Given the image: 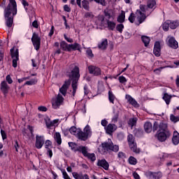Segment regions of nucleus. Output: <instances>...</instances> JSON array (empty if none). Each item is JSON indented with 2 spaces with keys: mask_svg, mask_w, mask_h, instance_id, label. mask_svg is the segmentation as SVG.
I'll return each instance as SVG.
<instances>
[{
  "mask_svg": "<svg viewBox=\"0 0 179 179\" xmlns=\"http://www.w3.org/2000/svg\"><path fill=\"white\" fill-rule=\"evenodd\" d=\"M17 14V4L16 0H9V3L4 10V17L7 27L13 24V16Z\"/></svg>",
  "mask_w": 179,
  "mask_h": 179,
  "instance_id": "2",
  "label": "nucleus"
},
{
  "mask_svg": "<svg viewBox=\"0 0 179 179\" xmlns=\"http://www.w3.org/2000/svg\"><path fill=\"white\" fill-rule=\"evenodd\" d=\"M108 150H112L113 152H118V150H120V147L117 145H114L111 139H108V142L103 143L98 148V151L101 155H105V153H107Z\"/></svg>",
  "mask_w": 179,
  "mask_h": 179,
  "instance_id": "5",
  "label": "nucleus"
},
{
  "mask_svg": "<svg viewBox=\"0 0 179 179\" xmlns=\"http://www.w3.org/2000/svg\"><path fill=\"white\" fill-rule=\"evenodd\" d=\"M170 120H171V122H173V124H176V123L178 122V121H179V115L176 116L173 114H171Z\"/></svg>",
  "mask_w": 179,
  "mask_h": 179,
  "instance_id": "39",
  "label": "nucleus"
},
{
  "mask_svg": "<svg viewBox=\"0 0 179 179\" xmlns=\"http://www.w3.org/2000/svg\"><path fill=\"white\" fill-rule=\"evenodd\" d=\"M138 121V119L136 117L131 118L129 121V125L132 128L134 125H136V122Z\"/></svg>",
  "mask_w": 179,
  "mask_h": 179,
  "instance_id": "40",
  "label": "nucleus"
},
{
  "mask_svg": "<svg viewBox=\"0 0 179 179\" xmlns=\"http://www.w3.org/2000/svg\"><path fill=\"white\" fill-rule=\"evenodd\" d=\"M62 175H63V178H64V179H71V177H69V176L66 173V171H62Z\"/></svg>",
  "mask_w": 179,
  "mask_h": 179,
  "instance_id": "47",
  "label": "nucleus"
},
{
  "mask_svg": "<svg viewBox=\"0 0 179 179\" xmlns=\"http://www.w3.org/2000/svg\"><path fill=\"white\" fill-rule=\"evenodd\" d=\"M101 124L102 127H104L105 128H106L107 124H108V122L107 120H106V119H103L101 120Z\"/></svg>",
  "mask_w": 179,
  "mask_h": 179,
  "instance_id": "52",
  "label": "nucleus"
},
{
  "mask_svg": "<svg viewBox=\"0 0 179 179\" xmlns=\"http://www.w3.org/2000/svg\"><path fill=\"white\" fill-rule=\"evenodd\" d=\"M108 27L110 30L115 29V23L114 22L108 21Z\"/></svg>",
  "mask_w": 179,
  "mask_h": 179,
  "instance_id": "42",
  "label": "nucleus"
},
{
  "mask_svg": "<svg viewBox=\"0 0 179 179\" xmlns=\"http://www.w3.org/2000/svg\"><path fill=\"white\" fill-rule=\"evenodd\" d=\"M108 45V41L107 39H102V41L99 43L98 47L100 50H106Z\"/></svg>",
  "mask_w": 179,
  "mask_h": 179,
  "instance_id": "28",
  "label": "nucleus"
},
{
  "mask_svg": "<svg viewBox=\"0 0 179 179\" xmlns=\"http://www.w3.org/2000/svg\"><path fill=\"white\" fill-rule=\"evenodd\" d=\"M36 141L35 143V146L36 149H41L44 145V136L36 135Z\"/></svg>",
  "mask_w": 179,
  "mask_h": 179,
  "instance_id": "15",
  "label": "nucleus"
},
{
  "mask_svg": "<svg viewBox=\"0 0 179 179\" xmlns=\"http://www.w3.org/2000/svg\"><path fill=\"white\" fill-rule=\"evenodd\" d=\"M153 178L155 179L162 178V173L160 172L153 173Z\"/></svg>",
  "mask_w": 179,
  "mask_h": 179,
  "instance_id": "46",
  "label": "nucleus"
},
{
  "mask_svg": "<svg viewBox=\"0 0 179 179\" xmlns=\"http://www.w3.org/2000/svg\"><path fill=\"white\" fill-rule=\"evenodd\" d=\"M108 99L110 103H112V104H114V100H115V95L113 93V91L109 90L108 91Z\"/></svg>",
  "mask_w": 179,
  "mask_h": 179,
  "instance_id": "36",
  "label": "nucleus"
},
{
  "mask_svg": "<svg viewBox=\"0 0 179 179\" xmlns=\"http://www.w3.org/2000/svg\"><path fill=\"white\" fill-rule=\"evenodd\" d=\"M60 47L63 51H69V44L66 43L65 41L61 42Z\"/></svg>",
  "mask_w": 179,
  "mask_h": 179,
  "instance_id": "34",
  "label": "nucleus"
},
{
  "mask_svg": "<svg viewBox=\"0 0 179 179\" xmlns=\"http://www.w3.org/2000/svg\"><path fill=\"white\" fill-rule=\"evenodd\" d=\"M62 103H64V96L60 93L58 94L57 97L52 98V106L55 110L59 108L62 106Z\"/></svg>",
  "mask_w": 179,
  "mask_h": 179,
  "instance_id": "8",
  "label": "nucleus"
},
{
  "mask_svg": "<svg viewBox=\"0 0 179 179\" xmlns=\"http://www.w3.org/2000/svg\"><path fill=\"white\" fill-rule=\"evenodd\" d=\"M80 131V129H78L76 127H71L69 129L70 134H71V135H75L76 136H78Z\"/></svg>",
  "mask_w": 179,
  "mask_h": 179,
  "instance_id": "29",
  "label": "nucleus"
},
{
  "mask_svg": "<svg viewBox=\"0 0 179 179\" xmlns=\"http://www.w3.org/2000/svg\"><path fill=\"white\" fill-rule=\"evenodd\" d=\"M166 43L168 47L173 48V50H177L178 48V42L176 40V38L171 36H168L166 38Z\"/></svg>",
  "mask_w": 179,
  "mask_h": 179,
  "instance_id": "9",
  "label": "nucleus"
},
{
  "mask_svg": "<svg viewBox=\"0 0 179 179\" xmlns=\"http://www.w3.org/2000/svg\"><path fill=\"white\" fill-rule=\"evenodd\" d=\"M88 71L89 73L91 75H94V76H99V75H101V69L95 66H89Z\"/></svg>",
  "mask_w": 179,
  "mask_h": 179,
  "instance_id": "13",
  "label": "nucleus"
},
{
  "mask_svg": "<svg viewBox=\"0 0 179 179\" xmlns=\"http://www.w3.org/2000/svg\"><path fill=\"white\" fill-rule=\"evenodd\" d=\"M125 99L126 100H127L128 103H129V104H131V106H133L134 107H139V104L138 103V102H136V100L132 98L131 95L126 94Z\"/></svg>",
  "mask_w": 179,
  "mask_h": 179,
  "instance_id": "20",
  "label": "nucleus"
},
{
  "mask_svg": "<svg viewBox=\"0 0 179 179\" xmlns=\"http://www.w3.org/2000/svg\"><path fill=\"white\" fill-rule=\"evenodd\" d=\"M76 3L79 8H83L85 10H90V3L87 0H76Z\"/></svg>",
  "mask_w": 179,
  "mask_h": 179,
  "instance_id": "12",
  "label": "nucleus"
},
{
  "mask_svg": "<svg viewBox=\"0 0 179 179\" xmlns=\"http://www.w3.org/2000/svg\"><path fill=\"white\" fill-rule=\"evenodd\" d=\"M153 131H157V138L159 142H166L171 136V133L167 127V124L164 122L159 124L157 122H155Z\"/></svg>",
  "mask_w": 179,
  "mask_h": 179,
  "instance_id": "3",
  "label": "nucleus"
},
{
  "mask_svg": "<svg viewBox=\"0 0 179 179\" xmlns=\"http://www.w3.org/2000/svg\"><path fill=\"white\" fill-rule=\"evenodd\" d=\"M38 109L39 111H43V112L47 111V108L45 106H39Z\"/></svg>",
  "mask_w": 179,
  "mask_h": 179,
  "instance_id": "59",
  "label": "nucleus"
},
{
  "mask_svg": "<svg viewBox=\"0 0 179 179\" xmlns=\"http://www.w3.org/2000/svg\"><path fill=\"white\" fill-rule=\"evenodd\" d=\"M97 166H99V167H102L104 170H108L110 167V164H108V162H107L106 159H99Z\"/></svg>",
  "mask_w": 179,
  "mask_h": 179,
  "instance_id": "18",
  "label": "nucleus"
},
{
  "mask_svg": "<svg viewBox=\"0 0 179 179\" xmlns=\"http://www.w3.org/2000/svg\"><path fill=\"white\" fill-rule=\"evenodd\" d=\"M141 40L144 43L145 47H148V45H149V43H150V38H149V36H143L141 37Z\"/></svg>",
  "mask_w": 179,
  "mask_h": 179,
  "instance_id": "31",
  "label": "nucleus"
},
{
  "mask_svg": "<svg viewBox=\"0 0 179 179\" xmlns=\"http://www.w3.org/2000/svg\"><path fill=\"white\" fill-rule=\"evenodd\" d=\"M117 129V126L115 124H109L106 127H105V130L106 134L111 135L114 131Z\"/></svg>",
  "mask_w": 179,
  "mask_h": 179,
  "instance_id": "21",
  "label": "nucleus"
},
{
  "mask_svg": "<svg viewBox=\"0 0 179 179\" xmlns=\"http://www.w3.org/2000/svg\"><path fill=\"white\" fill-rule=\"evenodd\" d=\"M176 83L178 87H179V76H177L176 80Z\"/></svg>",
  "mask_w": 179,
  "mask_h": 179,
  "instance_id": "64",
  "label": "nucleus"
},
{
  "mask_svg": "<svg viewBox=\"0 0 179 179\" xmlns=\"http://www.w3.org/2000/svg\"><path fill=\"white\" fill-rule=\"evenodd\" d=\"M52 145V143L51 142V141L47 140L45 142V149H50V148H51Z\"/></svg>",
  "mask_w": 179,
  "mask_h": 179,
  "instance_id": "44",
  "label": "nucleus"
},
{
  "mask_svg": "<svg viewBox=\"0 0 179 179\" xmlns=\"http://www.w3.org/2000/svg\"><path fill=\"white\" fill-rule=\"evenodd\" d=\"M32 26H33V27H35V29H38V23L37 22V20H34L32 22Z\"/></svg>",
  "mask_w": 179,
  "mask_h": 179,
  "instance_id": "60",
  "label": "nucleus"
},
{
  "mask_svg": "<svg viewBox=\"0 0 179 179\" xmlns=\"http://www.w3.org/2000/svg\"><path fill=\"white\" fill-rule=\"evenodd\" d=\"M93 13L90 12L85 13V17H93Z\"/></svg>",
  "mask_w": 179,
  "mask_h": 179,
  "instance_id": "57",
  "label": "nucleus"
},
{
  "mask_svg": "<svg viewBox=\"0 0 179 179\" xmlns=\"http://www.w3.org/2000/svg\"><path fill=\"white\" fill-rule=\"evenodd\" d=\"M128 162L131 166H135L138 163V160L134 157H129Z\"/></svg>",
  "mask_w": 179,
  "mask_h": 179,
  "instance_id": "38",
  "label": "nucleus"
},
{
  "mask_svg": "<svg viewBox=\"0 0 179 179\" xmlns=\"http://www.w3.org/2000/svg\"><path fill=\"white\" fill-rule=\"evenodd\" d=\"M21 2L22 3L23 6L24 7V9L26 10H27V8H26V6H29V3L27 1H26V0H22Z\"/></svg>",
  "mask_w": 179,
  "mask_h": 179,
  "instance_id": "56",
  "label": "nucleus"
},
{
  "mask_svg": "<svg viewBox=\"0 0 179 179\" xmlns=\"http://www.w3.org/2000/svg\"><path fill=\"white\" fill-rule=\"evenodd\" d=\"M165 67H159L158 69H156L154 70L155 73H157V75H159V73H160V72H162V69H164Z\"/></svg>",
  "mask_w": 179,
  "mask_h": 179,
  "instance_id": "55",
  "label": "nucleus"
},
{
  "mask_svg": "<svg viewBox=\"0 0 179 179\" xmlns=\"http://www.w3.org/2000/svg\"><path fill=\"white\" fill-rule=\"evenodd\" d=\"M6 80L9 83V85H12L13 83V80H12V78H10V76L8 75L6 78Z\"/></svg>",
  "mask_w": 179,
  "mask_h": 179,
  "instance_id": "48",
  "label": "nucleus"
},
{
  "mask_svg": "<svg viewBox=\"0 0 179 179\" xmlns=\"http://www.w3.org/2000/svg\"><path fill=\"white\" fill-rule=\"evenodd\" d=\"M83 131L85 133V135H87L88 138H90V136H92V128H90V126H89V124H87V126H85Z\"/></svg>",
  "mask_w": 179,
  "mask_h": 179,
  "instance_id": "30",
  "label": "nucleus"
},
{
  "mask_svg": "<svg viewBox=\"0 0 179 179\" xmlns=\"http://www.w3.org/2000/svg\"><path fill=\"white\" fill-rule=\"evenodd\" d=\"M116 30L119 31L120 33H122V30H124V24H119L116 27Z\"/></svg>",
  "mask_w": 179,
  "mask_h": 179,
  "instance_id": "43",
  "label": "nucleus"
},
{
  "mask_svg": "<svg viewBox=\"0 0 179 179\" xmlns=\"http://www.w3.org/2000/svg\"><path fill=\"white\" fill-rule=\"evenodd\" d=\"M133 176L135 179H141V176H139V174L136 172H134Z\"/></svg>",
  "mask_w": 179,
  "mask_h": 179,
  "instance_id": "62",
  "label": "nucleus"
},
{
  "mask_svg": "<svg viewBox=\"0 0 179 179\" xmlns=\"http://www.w3.org/2000/svg\"><path fill=\"white\" fill-rule=\"evenodd\" d=\"M36 83H37V78H34L29 81H27L24 85V86H26V85L28 86H32V85H36Z\"/></svg>",
  "mask_w": 179,
  "mask_h": 179,
  "instance_id": "41",
  "label": "nucleus"
},
{
  "mask_svg": "<svg viewBox=\"0 0 179 179\" xmlns=\"http://www.w3.org/2000/svg\"><path fill=\"white\" fill-rule=\"evenodd\" d=\"M79 51L80 52L81 50V46L80 44L78 43H75L73 44H69V51Z\"/></svg>",
  "mask_w": 179,
  "mask_h": 179,
  "instance_id": "24",
  "label": "nucleus"
},
{
  "mask_svg": "<svg viewBox=\"0 0 179 179\" xmlns=\"http://www.w3.org/2000/svg\"><path fill=\"white\" fill-rule=\"evenodd\" d=\"M64 9L65 12H71V8H69L68 5H64Z\"/></svg>",
  "mask_w": 179,
  "mask_h": 179,
  "instance_id": "61",
  "label": "nucleus"
},
{
  "mask_svg": "<svg viewBox=\"0 0 179 179\" xmlns=\"http://www.w3.org/2000/svg\"><path fill=\"white\" fill-rule=\"evenodd\" d=\"M64 37L65 38V40L68 42V43H73V39H72L71 38L68 37L66 35H64Z\"/></svg>",
  "mask_w": 179,
  "mask_h": 179,
  "instance_id": "54",
  "label": "nucleus"
},
{
  "mask_svg": "<svg viewBox=\"0 0 179 179\" xmlns=\"http://www.w3.org/2000/svg\"><path fill=\"white\" fill-rule=\"evenodd\" d=\"M96 3H100L102 6H106V0H94Z\"/></svg>",
  "mask_w": 179,
  "mask_h": 179,
  "instance_id": "49",
  "label": "nucleus"
},
{
  "mask_svg": "<svg viewBox=\"0 0 179 179\" xmlns=\"http://www.w3.org/2000/svg\"><path fill=\"white\" fill-rule=\"evenodd\" d=\"M1 136H2L3 141H5V139H6V138H7L6 133L5 132V131L1 129Z\"/></svg>",
  "mask_w": 179,
  "mask_h": 179,
  "instance_id": "51",
  "label": "nucleus"
},
{
  "mask_svg": "<svg viewBox=\"0 0 179 179\" xmlns=\"http://www.w3.org/2000/svg\"><path fill=\"white\" fill-rule=\"evenodd\" d=\"M118 80L120 83H122L123 85L125 84L126 82H127V78L124 77L123 76H121L118 78Z\"/></svg>",
  "mask_w": 179,
  "mask_h": 179,
  "instance_id": "45",
  "label": "nucleus"
},
{
  "mask_svg": "<svg viewBox=\"0 0 179 179\" xmlns=\"http://www.w3.org/2000/svg\"><path fill=\"white\" fill-rule=\"evenodd\" d=\"M0 89L2 93H3V94H8L9 92V89L10 88L9 87V85H8V83H6V81H3L1 83Z\"/></svg>",
  "mask_w": 179,
  "mask_h": 179,
  "instance_id": "19",
  "label": "nucleus"
},
{
  "mask_svg": "<svg viewBox=\"0 0 179 179\" xmlns=\"http://www.w3.org/2000/svg\"><path fill=\"white\" fill-rule=\"evenodd\" d=\"M163 99L164 100L166 104H170V101L171 100V95H169V94L165 93L163 96Z\"/></svg>",
  "mask_w": 179,
  "mask_h": 179,
  "instance_id": "37",
  "label": "nucleus"
},
{
  "mask_svg": "<svg viewBox=\"0 0 179 179\" xmlns=\"http://www.w3.org/2000/svg\"><path fill=\"white\" fill-rule=\"evenodd\" d=\"M86 54L88 55V57H90L91 58L93 57V52L92 51V49H87L86 50Z\"/></svg>",
  "mask_w": 179,
  "mask_h": 179,
  "instance_id": "50",
  "label": "nucleus"
},
{
  "mask_svg": "<svg viewBox=\"0 0 179 179\" xmlns=\"http://www.w3.org/2000/svg\"><path fill=\"white\" fill-rule=\"evenodd\" d=\"M77 136H78V139H80V141H87V139H89V137L80 129V131H79Z\"/></svg>",
  "mask_w": 179,
  "mask_h": 179,
  "instance_id": "27",
  "label": "nucleus"
},
{
  "mask_svg": "<svg viewBox=\"0 0 179 179\" xmlns=\"http://www.w3.org/2000/svg\"><path fill=\"white\" fill-rule=\"evenodd\" d=\"M69 146L71 148L72 150L75 152H80L82 153V150H80V148H85L83 145H78L75 143H69Z\"/></svg>",
  "mask_w": 179,
  "mask_h": 179,
  "instance_id": "22",
  "label": "nucleus"
},
{
  "mask_svg": "<svg viewBox=\"0 0 179 179\" xmlns=\"http://www.w3.org/2000/svg\"><path fill=\"white\" fill-rule=\"evenodd\" d=\"M179 26V20H166L162 24V29L164 31H169V29H171L172 30H175Z\"/></svg>",
  "mask_w": 179,
  "mask_h": 179,
  "instance_id": "7",
  "label": "nucleus"
},
{
  "mask_svg": "<svg viewBox=\"0 0 179 179\" xmlns=\"http://www.w3.org/2000/svg\"><path fill=\"white\" fill-rule=\"evenodd\" d=\"M31 41L33 43L34 47H35V50H38L40 48L41 38L40 37H38V35L37 34H33Z\"/></svg>",
  "mask_w": 179,
  "mask_h": 179,
  "instance_id": "14",
  "label": "nucleus"
},
{
  "mask_svg": "<svg viewBox=\"0 0 179 179\" xmlns=\"http://www.w3.org/2000/svg\"><path fill=\"white\" fill-rule=\"evenodd\" d=\"M117 22L119 23H124V22H125V12L122 11L121 14L117 17Z\"/></svg>",
  "mask_w": 179,
  "mask_h": 179,
  "instance_id": "35",
  "label": "nucleus"
},
{
  "mask_svg": "<svg viewBox=\"0 0 179 179\" xmlns=\"http://www.w3.org/2000/svg\"><path fill=\"white\" fill-rule=\"evenodd\" d=\"M161 43H163V41H156L155 43L153 52L156 57H160V51L162 50L160 47Z\"/></svg>",
  "mask_w": 179,
  "mask_h": 179,
  "instance_id": "17",
  "label": "nucleus"
},
{
  "mask_svg": "<svg viewBox=\"0 0 179 179\" xmlns=\"http://www.w3.org/2000/svg\"><path fill=\"white\" fill-rule=\"evenodd\" d=\"M81 150V153H83V156L87 157L92 162H94L96 160V155L94 153H89L87 152V147H81L80 148Z\"/></svg>",
  "mask_w": 179,
  "mask_h": 179,
  "instance_id": "10",
  "label": "nucleus"
},
{
  "mask_svg": "<svg viewBox=\"0 0 179 179\" xmlns=\"http://www.w3.org/2000/svg\"><path fill=\"white\" fill-rule=\"evenodd\" d=\"M11 51V57L13 58V68L17 67V62L19 61V50H16L13 52V49L10 50Z\"/></svg>",
  "mask_w": 179,
  "mask_h": 179,
  "instance_id": "11",
  "label": "nucleus"
},
{
  "mask_svg": "<svg viewBox=\"0 0 179 179\" xmlns=\"http://www.w3.org/2000/svg\"><path fill=\"white\" fill-rule=\"evenodd\" d=\"M69 69L71 71L69 76L70 79H72V88H73V96H75L76 93V89H78V81L79 78H80V74L79 73V67L76 64H72L69 66Z\"/></svg>",
  "mask_w": 179,
  "mask_h": 179,
  "instance_id": "4",
  "label": "nucleus"
},
{
  "mask_svg": "<svg viewBox=\"0 0 179 179\" xmlns=\"http://www.w3.org/2000/svg\"><path fill=\"white\" fill-rule=\"evenodd\" d=\"M172 142L173 145H178L179 143V133L177 131H173V135L172 137Z\"/></svg>",
  "mask_w": 179,
  "mask_h": 179,
  "instance_id": "26",
  "label": "nucleus"
},
{
  "mask_svg": "<svg viewBox=\"0 0 179 179\" xmlns=\"http://www.w3.org/2000/svg\"><path fill=\"white\" fill-rule=\"evenodd\" d=\"M29 79H30V77H24V78H22L18 79V82L20 83H22V82H24V80H27Z\"/></svg>",
  "mask_w": 179,
  "mask_h": 179,
  "instance_id": "58",
  "label": "nucleus"
},
{
  "mask_svg": "<svg viewBox=\"0 0 179 179\" xmlns=\"http://www.w3.org/2000/svg\"><path fill=\"white\" fill-rule=\"evenodd\" d=\"M55 141H56L58 145H61L62 143V139L61 138V134L59 132H56L55 134Z\"/></svg>",
  "mask_w": 179,
  "mask_h": 179,
  "instance_id": "33",
  "label": "nucleus"
},
{
  "mask_svg": "<svg viewBox=\"0 0 179 179\" xmlns=\"http://www.w3.org/2000/svg\"><path fill=\"white\" fill-rule=\"evenodd\" d=\"M117 157H119V159H125V153L120 152L117 155Z\"/></svg>",
  "mask_w": 179,
  "mask_h": 179,
  "instance_id": "53",
  "label": "nucleus"
},
{
  "mask_svg": "<svg viewBox=\"0 0 179 179\" xmlns=\"http://www.w3.org/2000/svg\"><path fill=\"white\" fill-rule=\"evenodd\" d=\"M127 142L129 143V146L132 152L134 153H140L141 150L138 148V145H136V142H135V137L132 134H129L127 136Z\"/></svg>",
  "mask_w": 179,
  "mask_h": 179,
  "instance_id": "6",
  "label": "nucleus"
},
{
  "mask_svg": "<svg viewBox=\"0 0 179 179\" xmlns=\"http://www.w3.org/2000/svg\"><path fill=\"white\" fill-rule=\"evenodd\" d=\"M155 8H156V0H148L147 1V6H140V9L136 10V15L134 13H131L129 17V21L130 23H134L136 19L138 24L143 23L146 19V16H149L153 12Z\"/></svg>",
  "mask_w": 179,
  "mask_h": 179,
  "instance_id": "1",
  "label": "nucleus"
},
{
  "mask_svg": "<svg viewBox=\"0 0 179 179\" xmlns=\"http://www.w3.org/2000/svg\"><path fill=\"white\" fill-rule=\"evenodd\" d=\"M144 131H145L147 134H150V132L153 131V124H152V122H146L144 124Z\"/></svg>",
  "mask_w": 179,
  "mask_h": 179,
  "instance_id": "23",
  "label": "nucleus"
},
{
  "mask_svg": "<svg viewBox=\"0 0 179 179\" xmlns=\"http://www.w3.org/2000/svg\"><path fill=\"white\" fill-rule=\"evenodd\" d=\"M47 155L50 158L52 157V150L48 149Z\"/></svg>",
  "mask_w": 179,
  "mask_h": 179,
  "instance_id": "63",
  "label": "nucleus"
},
{
  "mask_svg": "<svg viewBox=\"0 0 179 179\" xmlns=\"http://www.w3.org/2000/svg\"><path fill=\"white\" fill-rule=\"evenodd\" d=\"M68 87H69V83H65L61 88H59V93L62 94V96H66V92L68 90Z\"/></svg>",
  "mask_w": 179,
  "mask_h": 179,
  "instance_id": "25",
  "label": "nucleus"
},
{
  "mask_svg": "<svg viewBox=\"0 0 179 179\" xmlns=\"http://www.w3.org/2000/svg\"><path fill=\"white\" fill-rule=\"evenodd\" d=\"M58 122H59V120L58 119H55L54 120H51L50 119L45 120L46 127L49 129H51L53 127H57V125H58Z\"/></svg>",
  "mask_w": 179,
  "mask_h": 179,
  "instance_id": "16",
  "label": "nucleus"
},
{
  "mask_svg": "<svg viewBox=\"0 0 179 179\" xmlns=\"http://www.w3.org/2000/svg\"><path fill=\"white\" fill-rule=\"evenodd\" d=\"M72 176L73 178L75 179H84L85 175H83L82 173H78V172H73Z\"/></svg>",
  "mask_w": 179,
  "mask_h": 179,
  "instance_id": "32",
  "label": "nucleus"
}]
</instances>
